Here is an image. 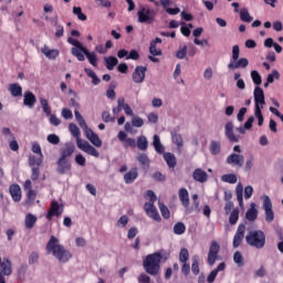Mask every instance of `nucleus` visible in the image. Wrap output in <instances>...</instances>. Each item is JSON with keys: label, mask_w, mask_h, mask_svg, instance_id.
<instances>
[{"label": "nucleus", "mask_w": 283, "mask_h": 283, "mask_svg": "<svg viewBox=\"0 0 283 283\" xmlns=\"http://www.w3.org/2000/svg\"><path fill=\"white\" fill-rule=\"evenodd\" d=\"M46 252L52 253L53 258H56V260L63 264L72 260V252L65 250V247L60 244L59 239L54 235H51L46 243Z\"/></svg>", "instance_id": "nucleus-1"}, {"label": "nucleus", "mask_w": 283, "mask_h": 283, "mask_svg": "<svg viewBox=\"0 0 283 283\" xmlns=\"http://www.w3.org/2000/svg\"><path fill=\"white\" fill-rule=\"evenodd\" d=\"M163 258L161 251L148 254L143 261L144 271L153 277L158 276L160 274V263L163 262Z\"/></svg>", "instance_id": "nucleus-2"}, {"label": "nucleus", "mask_w": 283, "mask_h": 283, "mask_svg": "<svg viewBox=\"0 0 283 283\" xmlns=\"http://www.w3.org/2000/svg\"><path fill=\"white\" fill-rule=\"evenodd\" d=\"M245 242L253 249H264L266 247V234L262 230H251L245 235Z\"/></svg>", "instance_id": "nucleus-3"}, {"label": "nucleus", "mask_w": 283, "mask_h": 283, "mask_svg": "<svg viewBox=\"0 0 283 283\" xmlns=\"http://www.w3.org/2000/svg\"><path fill=\"white\" fill-rule=\"evenodd\" d=\"M139 23H154L156 21V11L150 10L148 6H142L137 12Z\"/></svg>", "instance_id": "nucleus-4"}, {"label": "nucleus", "mask_w": 283, "mask_h": 283, "mask_svg": "<svg viewBox=\"0 0 283 283\" xmlns=\"http://www.w3.org/2000/svg\"><path fill=\"white\" fill-rule=\"evenodd\" d=\"M64 209L65 206H63V203H59L56 200L51 201L50 209L46 213V220L52 222V218H61V216H63Z\"/></svg>", "instance_id": "nucleus-5"}, {"label": "nucleus", "mask_w": 283, "mask_h": 283, "mask_svg": "<svg viewBox=\"0 0 283 283\" xmlns=\"http://www.w3.org/2000/svg\"><path fill=\"white\" fill-rule=\"evenodd\" d=\"M67 43L71 45H74V48L71 49V54L77 59V61H85V55L81 53V51L85 48L78 40H75L73 38H67Z\"/></svg>", "instance_id": "nucleus-6"}, {"label": "nucleus", "mask_w": 283, "mask_h": 283, "mask_svg": "<svg viewBox=\"0 0 283 283\" xmlns=\"http://www.w3.org/2000/svg\"><path fill=\"white\" fill-rule=\"evenodd\" d=\"M12 275V261L6 258L0 262V283H6V277Z\"/></svg>", "instance_id": "nucleus-7"}, {"label": "nucleus", "mask_w": 283, "mask_h": 283, "mask_svg": "<svg viewBox=\"0 0 283 283\" xmlns=\"http://www.w3.org/2000/svg\"><path fill=\"white\" fill-rule=\"evenodd\" d=\"M263 209L265 211V221L273 222L275 220V212H273V203L268 195L263 196Z\"/></svg>", "instance_id": "nucleus-8"}, {"label": "nucleus", "mask_w": 283, "mask_h": 283, "mask_svg": "<svg viewBox=\"0 0 283 283\" xmlns=\"http://www.w3.org/2000/svg\"><path fill=\"white\" fill-rule=\"evenodd\" d=\"M56 166V172L60 174V176H65V174H70V171H72V160L70 159L59 157Z\"/></svg>", "instance_id": "nucleus-9"}, {"label": "nucleus", "mask_w": 283, "mask_h": 283, "mask_svg": "<svg viewBox=\"0 0 283 283\" xmlns=\"http://www.w3.org/2000/svg\"><path fill=\"white\" fill-rule=\"evenodd\" d=\"M218 253H220V243H218V241H212L208 252L209 266H213L216 264V260H218Z\"/></svg>", "instance_id": "nucleus-10"}, {"label": "nucleus", "mask_w": 283, "mask_h": 283, "mask_svg": "<svg viewBox=\"0 0 283 283\" xmlns=\"http://www.w3.org/2000/svg\"><path fill=\"white\" fill-rule=\"evenodd\" d=\"M77 147L85 154H88V156H94V158H99L101 156V153H98V150H96L87 140H80Z\"/></svg>", "instance_id": "nucleus-11"}, {"label": "nucleus", "mask_w": 283, "mask_h": 283, "mask_svg": "<svg viewBox=\"0 0 283 283\" xmlns=\"http://www.w3.org/2000/svg\"><path fill=\"white\" fill-rule=\"evenodd\" d=\"M245 231H247V226L244 223H240L233 237V243H232L233 249H238V247L242 244V241L244 240Z\"/></svg>", "instance_id": "nucleus-12"}, {"label": "nucleus", "mask_w": 283, "mask_h": 283, "mask_svg": "<svg viewBox=\"0 0 283 283\" xmlns=\"http://www.w3.org/2000/svg\"><path fill=\"white\" fill-rule=\"evenodd\" d=\"M146 73H147V66H143V65L136 66L133 73V82L137 84L144 83Z\"/></svg>", "instance_id": "nucleus-13"}, {"label": "nucleus", "mask_w": 283, "mask_h": 283, "mask_svg": "<svg viewBox=\"0 0 283 283\" xmlns=\"http://www.w3.org/2000/svg\"><path fill=\"white\" fill-rule=\"evenodd\" d=\"M144 209L148 218H151L156 222H160V220H163V218H160V213H158V209L154 203H145Z\"/></svg>", "instance_id": "nucleus-14"}, {"label": "nucleus", "mask_w": 283, "mask_h": 283, "mask_svg": "<svg viewBox=\"0 0 283 283\" xmlns=\"http://www.w3.org/2000/svg\"><path fill=\"white\" fill-rule=\"evenodd\" d=\"M227 165H233L234 167H243L244 156L232 153L226 159Z\"/></svg>", "instance_id": "nucleus-15"}, {"label": "nucleus", "mask_w": 283, "mask_h": 283, "mask_svg": "<svg viewBox=\"0 0 283 283\" xmlns=\"http://www.w3.org/2000/svg\"><path fill=\"white\" fill-rule=\"evenodd\" d=\"M253 96H254L255 106L264 107V105H266V99L264 98V90H262V87L255 86Z\"/></svg>", "instance_id": "nucleus-16"}, {"label": "nucleus", "mask_w": 283, "mask_h": 283, "mask_svg": "<svg viewBox=\"0 0 283 283\" xmlns=\"http://www.w3.org/2000/svg\"><path fill=\"white\" fill-rule=\"evenodd\" d=\"M226 137L230 143H240V136L233 133V122H228L224 127Z\"/></svg>", "instance_id": "nucleus-17"}, {"label": "nucleus", "mask_w": 283, "mask_h": 283, "mask_svg": "<svg viewBox=\"0 0 283 283\" xmlns=\"http://www.w3.org/2000/svg\"><path fill=\"white\" fill-rule=\"evenodd\" d=\"M23 105L24 107H29V109H34V105H36V95L30 91L24 92Z\"/></svg>", "instance_id": "nucleus-18"}, {"label": "nucleus", "mask_w": 283, "mask_h": 283, "mask_svg": "<svg viewBox=\"0 0 283 283\" xmlns=\"http://www.w3.org/2000/svg\"><path fill=\"white\" fill-rule=\"evenodd\" d=\"M74 149H76V147L72 142L66 143L64 145V148H61L60 158H64V159L72 158V155L74 154Z\"/></svg>", "instance_id": "nucleus-19"}, {"label": "nucleus", "mask_w": 283, "mask_h": 283, "mask_svg": "<svg viewBox=\"0 0 283 283\" xmlns=\"http://www.w3.org/2000/svg\"><path fill=\"white\" fill-rule=\"evenodd\" d=\"M9 193L13 200V202H21V186L17 185V184H12L9 187Z\"/></svg>", "instance_id": "nucleus-20"}, {"label": "nucleus", "mask_w": 283, "mask_h": 283, "mask_svg": "<svg viewBox=\"0 0 283 283\" xmlns=\"http://www.w3.org/2000/svg\"><path fill=\"white\" fill-rule=\"evenodd\" d=\"M192 178L196 182L205 184L209 180V175L202 168H196L192 172Z\"/></svg>", "instance_id": "nucleus-21"}, {"label": "nucleus", "mask_w": 283, "mask_h": 283, "mask_svg": "<svg viewBox=\"0 0 283 283\" xmlns=\"http://www.w3.org/2000/svg\"><path fill=\"white\" fill-rule=\"evenodd\" d=\"M245 70V67H249V60L247 57L238 59L235 62H230L228 64V69L230 70Z\"/></svg>", "instance_id": "nucleus-22"}, {"label": "nucleus", "mask_w": 283, "mask_h": 283, "mask_svg": "<svg viewBox=\"0 0 283 283\" xmlns=\"http://www.w3.org/2000/svg\"><path fill=\"white\" fill-rule=\"evenodd\" d=\"M81 53L83 56H86L87 61L91 63V65H93V67H98V57H96L95 52H90L87 48H84Z\"/></svg>", "instance_id": "nucleus-23"}, {"label": "nucleus", "mask_w": 283, "mask_h": 283, "mask_svg": "<svg viewBox=\"0 0 283 283\" xmlns=\"http://www.w3.org/2000/svg\"><path fill=\"white\" fill-rule=\"evenodd\" d=\"M86 138L94 145V147H103V140H101V137L94 130L88 129L87 134L85 135Z\"/></svg>", "instance_id": "nucleus-24"}, {"label": "nucleus", "mask_w": 283, "mask_h": 283, "mask_svg": "<svg viewBox=\"0 0 283 283\" xmlns=\"http://www.w3.org/2000/svg\"><path fill=\"white\" fill-rule=\"evenodd\" d=\"M138 178V168L134 167L128 172L124 175V181L126 185H133Z\"/></svg>", "instance_id": "nucleus-25"}, {"label": "nucleus", "mask_w": 283, "mask_h": 283, "mask_svg": "<svg viewBox=\"0 0 283 283\" xmlns=\"http://www.w3.org/2000/svg\"><path fill=\"white\" fill-rule=\"evenodd\" d=\"M179 200L182 207H185V209H189L190 200H189V191L187 190V188L179 189Z\"/></svg>", "instance_id": "nucleus-26"}, {"label": "nucleus", "mask_w": 283, "mask_h": 283, "mask_svg": "<svg viewBox=\"0 0 283 283\" xmlns=\"http://www.w3.org/2000/svg\"><path fill=\"white\" fill-rule=\"evenodd\" d=\"M136 147L139 149V151H147L149 148V140H147L145 135L137 137Z\"/></svg>", "instance_id": "nucleus-27"}, {"label": "nucleus", "mask_w": 283, "mask_h": 283, "mask_svg": "<svg viewBox=\"0 0 283 283\" xmlns=\"http://www.w3.org/2000/svg\"><path fill=\"white\" fill-rule=\"evenodd\" d=\"M164 160L170 169H174L176 167V165H178L176 155H174L171 153H164Z\"/></svg>", "instance_id": "nucleus-28"}, {"label": "nucleus", "mask_w": 283, "mask_h": 283, "mask_svg": "<svg viewBox=\"0 0 283 283\" xmlns=\"http://www.w3.org/2000/svg\"><path fill=\"white\" fill-rule=\"evenodd\" d=\"M9 92H10L11 96H13L14 98H17L19 96H23V87H21L19 85V83L10 84Z\"/></svg>", "instance_id": "nucleus-29"}, {"label": "nucleus", "mask_w": 283, "mask_h": 283, "mask_svg": "<svg viewBox=\"0 0 283 283\" xmlns=\"http://www.w3.org/2000/svg\"><path fill=\"white\" fill-rule=\"evenodd\" d=\"M69 130L71 133V135L76 138V145L78 147V143L80 140H84V139H81V128H78V126H76V124L74 123H71L69 125Z\"/></svg>", "instance_id": "nucleus-30"}, {"label": "nucleus", "mask_w": 283, "mask_h": 283, "mask_svg": "<svg viewBox=\"0 0 283 283\" xmlns=\"http://www.w3.org/2000/svg\"><path fill=\"white\" fill-rule=\"evenodd\" d=\"M245 218L249 222H255V220H258V209H255V203H251L250 209L245 213Z\"/></svg>", "instance_id": "nucleus-31"}, {"label": "nucleus", "mask_w": 283, "mask_h": 283, "mask_svg": "<svg viewBox=\"0 0 283 283\" xmlns=\"http://www.w3.org/2000/svg\"><path fill=\"white\" fill-rule=\"evenodd\" d=\"M104 63L106 65V69H108L111 72L118 65V57L111 55L107 57H104Z\"/></svg>", "instance_id": "nucleus-32"}, {"label": "nucleus", "mask_w": 283, "mask_h": 283, "mask_svg": "<svg viewBox=\"0 0 283 283\" xmlns=\"http://www.w3.org/2000/svg\"><path fill=\"white\" fill-rule=\"evenodd\" d=\"M153 146L155 148V151H157V154H165V146H163V143H160V136L154 135Z\"/></svg>", "instance_id": "nucleus-33"}, {"label": "nucleus", "mask_w": 283, "mask_h": 283, "mask_svg": "<svg viewBox=\"0 0 283 283\" xmlns=\"http://www.w3.org/2000/svg\"><path fill=\"white\" fill-rule=\"evenodd\" d=\"M192 264H191V272L193 275H199L200 274V256L195 254L192 255Z\"/></svg>", "instance_id": "nucleus-34"}, {"label": "nucleus", "mask_w": 283, "mask_h": 283, "mask_svg": "<svg viewBox=\"0 0 283 283\" xmlns=\"http://www.w3.org/2000/svg\"><path fill=\"white\" fill-rule=\"evenodd\" d=\"M210 154L212 156H218V154H220L221 149H222V145L220 144V142L217 140H212L210 143Z\"/></svg>", "instance_id": "nucleus-35"}, {"label": "nucleus", "mask_w": 283, "mask_h": 283, "mask_svg": "<svg viewBox=\"0 0 283 283\" xmlns=\"http://www.w3.org/2000/svg\"><path fill=\"white\" fill-rule=\"evenodd\" d=\"M240 19L244 23H251V21H253V17H251V13H249V9L247 8L240 10Z\"/></svg>", "instance_id": "nucleus-36"}, {"label": "nucleus", "mask_w": 283, "mask_h": 283, "mask_svg": "<svg viewBox=\"0 0 283 283\" xmlns=\"http://www.w3.org/2000/svg\"><path fill=\"white\" fill-rule=\"evenodd\" d=\"M24 222L27 229H34V226L36 224V216L32 213L27 214Z\"/></svg>", "instance_id": "nucleus-37"}, {"label": "nucleus", "mask_w": 283, "mask_h": 283, "mask_svg": "<svg viewBox=\"0 0 283 283\" xmlns=\"http://www.w3.org/2000/svg\"><path fill=\"white\" fill-rule=\"evenodd\" d=\"M238 220H240V209L233 208L232 213L229 217V223L234 226L238 224Z\"/></svg>", "instance_id": "nucleus-38"}, {"label": "nucleus", "mask_w": 283, "mask_h": 283, "mask_svg": "<svg viewBox=\"0 0 283 283\" xmlns=\"http://www.w3.org/2000/svg\"><path fill=\"white\" fill-rule=\"evenodd\" d=\"M222 182H228L229 185H235L238 182V176L234 174H226L221 177Z\"/></svg>", "instance_id": "nucleus-39"}, {"label": "nucleus", "mask_w": 283, "mask_h": 283, "mask_svg": "<svg viewBox=\"0 0 283 283\" xmlns=\"http://www.w3.org/2000/svg\"><path fill=\"white\" fill-rule=\"evenodd\" d=\"M137 160L139 161L142 167H149V156H147V154L142 153L137 155Z\"/></svg>", "instance_id": "nucleus-40"}, {"label": "nucleus", "mask_w": 283, "mask_h": 283, "mask_svg": "<svg viewBox=\"0 0 283 283\" xmlns=\"http://www.w3.org/2000/svg\"><path fill=\"white\" fill-rule=\"evenodd\" d=\"M185 231H187V227L185 226V223L179 221L174 226V234L175 235H182V233H185Z\"/></svg>", "instance_id": "nucleus-41"}, {"label": "nucleus", "mask_w": 283, "mask_h": 283, "mask_svg": "<svg viewBox=\"0 0 283 283\" xmlns=\"http://www.w3.org/2000/svg\"><path fill=\"white\" fill-rule=\"evenodd\" d=\"M43 164V157L30 156L29 157V165L30 167H41Z\"/></svg>", "instance_id": "nucleus-42"}, {"label": "nucleus", "mask_w": 283, "mask_h": 283, "mask_svg": "<svg viewBox=\"0 0 283 283\" xmlns=\"http://www.w3.org/2000/svg\"><path fill=\"white\" fill-rule=\"evenodd\" d=\"M40 104L44 114H46V116H52V108H50V104L48 103V99L41 97Z\"/></svg>", "instance_id": "nucleus-43"}, {"label": "nucleus", "mask_w": 283, "mask_h": 283, "mask_svg": "<svg viewBox=\"0 0 283 283\" xmlns=\"http://www.w3.org/2000/svg\"><path fill=\"white\" fill-rule=\"evenodd\" d=\"M159 211L165 220H169L171 218V212L169 211V208L165 206V203L159 202Z\"/></svg>", "instance_id": "nucleus-44"}, {"label": "nucleus", "mask_w": 283, "mask_h": 283, "mask_svg": "<svg viewBox=\"0 0 283 283\" xmlns=\"http://www.w3.org/2000/svg\"><path fill=\"white\" fill-rule=\"evenodd\" d=\"M17 273H18V280L23 282V280H25V273H28V264L25 263L21 264Z\"/></svg>", "instance_id": "nucleus-45"}, {"label": "nucleus", "mask_w": 283, "mask_h": 283, "mask_svg": "<svg viewBox=\"0 0 283 283\" xmlns=\"http://www.w3.org/2000/svg\"><path fill=\"white\" fill-rule=\"evenodd\" d=\"M73 14H75L80 21H87V15L83 13V9H81V7H73Z\"/></svg>", "instance_id": "nucleus-46"}, {"label": "nucleus", "mask_w": 283, "mask_h": 283, "mask_svg": "<svg viewBox=\"0 0 283 283\" xmlns=\"http://www.w3.org/2000/svg\"><path fill=\"white\" fill-rule=\"evenodd\" d=\"M172 143L177 145V147H182L185 145V142L182 140V135L178 133H171Z\"/></svg>", "instance_id": "nucleus-47"}, {"label": "nucleus", "mask_w": 283, "mask_h": 283, "mask_svg": "<svg viewBox=\"0 0 283 283\" xmlns=\"http://www.w3.org/2000/svg\"><path fill=\"white\" fill-rule=\"evenodd\" d=\"M233 261L238 266H244V258L242 256V252L237 251L233 254Z\"/></svg>", "instance_id": "nucleus-48"}, {"label": "nucleus", "mask_w": 283, "mask_h": 283, "mask_svg": "<svg viewBox=\"0 0 283 283\" xmlns=\"http://www.w3.org/2000/svg\"><path fill=\"white\" fill-rule=\"evenodd\" d=\"M149 53L151 56H163V50L156 48V42H150Z\"/></svg>", "instance_id": "nucleus-49"}, {"label": "nucleus", "mask_w": 283, "mask_h": 283, "mask_svg": "<svg viewBox=\"0 0 283 283\" xmlns=\"http://www.w3.org/2000/svg\"><path fill=\"white\" fill-rule=\"evenodd\" d=\"M36 200V191L33 189L28 190L25 205L30 206Z\"/></svg>", "instance_id": "nucleus-50"}, {"label": "nucleus", "mask_w": 283, "mask_h": 283, "mask_svg": "<svg viewBox=\"0 0 283 283\" xmlns=\"http://www.w3.org/2000/svg\"><path fill=\"white\" fill-rule=\"evenodd\" d=\"M251 78L254 85H262V75L258 71H251Z\"/></svg>", "instance_id": "nucleus-51"}, {"label": "nucleus", "mask_w": 283, "mask_h": 283, "mask_svg": "<svg viewBox=\"0 0 283 283\" xmlns=\"http://www.w3.org/2000/svg\"><path fill=\"white\" fill-rule=\"evenodd\" d=\"M189 261V250L187 248H182L179 252V262H188Z\"/></svg>", "instance_id": "nucleus-52"}, {"label": "nucleus", "mask_w": 283, "mask_h": 283, "mask_svg": "<svg viewBox=\"0 0 283 283\" xmlns=\"http://www.w3.org/2000/svg\"><path fill=\"white\" fill-rule=\"evenodd\" d=\"M240 59V46L238 44L232 46V56L230 63H233Z\"/></svg>", "instance_id": "nucleus-53"}, {"label": "nucleus", "mask_w": 283, "mask_h": 283, "mask_svg": "<svg viewBox=\"0 0 283 283\" xmlns=\"http://www.w3.org/2000/svg\"><path fill=\"white\" fill-rule=\"evenodd\" d=\"M54 27L56 28V31H55L56 39H61V36H63V34L65 33L63 25L59 24V21H55Z\"/></svg>", "instance_id": "nucleus-54"}, {"label": "nucleus", "mask_w": 283, "mask_h": 283, "mask_svg": "<svg viewBox=\"0 0 283 283\" xmlns=\"http://www.w3.org/2000/svg\"><path fill=\"white\" fill-rule=\"evenodd\" d=\"M275 78H280V72L277 70L272 71L271 74L268 75L266 82L268 83H275Z\"/></svg>", "instance_id": "nucleus-55"}, {"label": "nucleus", "mask_w": 283, "mask_h": 283, "mask_svg": "<svg viewBox=\"0 0 283 283\" xmlns=\"http://www.w3.org/2000/svg\"><path fill=\"white\" fill-rule=\"evenodd\" d=\"M46 140L51 144V145H59V143H61V138H59V135L56 134H51L46 137Z\"/></svg>", "instance_id": "nucleus-56"}, {"label": "nucleus", "mask_w": 283, "mask_h": 283, "mask_svg": "<svg viewBox=\"0 0 283 283\" xmlns=\"http://www.w3.org/2000/svg\"><path fill=\"white\" fill-rule=\"evenodd\" d=\"M102 119L104 123H114L116 120V118L112 117V114L107 111L102 113Z\"/></svg>", "instance_id": "nucleus-57"}, {"label": "nucleus", "mask_w": 283, "mask_h": 283, "mask_svg": "<svg viewBox=\"0 0 283 283\" xmlns=\"http://www.w3.org/2000/svg\"><path fill=\"white\" fill-rule=\"evenodd\" d=\"M129 59L132 61H138V59H140V54L138 53V51L136 50H130L128 56L126 57V61H129Z\"/></svg>", "instance_id": "nucleus-58"}, {"label": "nucleus", "mask_w": 283, "mask_h": 283, "mask_svg": "<svg viewBox=\"0 0 283 283\" xmlns=\"http://www.w3.org/2000/svg\"><path fill=\"white\" fill-rule=\"evenodd\" d=\"M36 262H39V252L33 251L29 255V264H36Z\"/></svg>", "instance_id": "nucleus-59"}, {"label": "nucleus", "mask_w": 283, "mask_h": 283, "mask_svg": "<svg viewBox=\"0 0 283 283\" xmlns=\"http://www.w3.org/2000/svg\"><path fill=\"white\" fill-rule=\"evenodd\" d=\"M132 125L133 127H143L145 125V120L140 117H133Z\"/></svg>", "instance_id": "nucleus-60"}, {"label": "nucleus", "mask_w": 283, "mask_h": 283, "mask_svg": "<svg viewBox=\"0 0 283 283\" xmlns=\"http://www.w3.org/2000/svg\"><path fill=\"white\" fill-rule=\"evenodd\" d=\"M87 160L85 159V157L82 154H78L75 156V163L76 165H80V167H85V163Z\"/></svg>", "instance_id": "nucleus-61"}, {"label": "nucleus", "mask_w": 283, "mask_h": 283, "mask_svg": "<svg viewBox=\"0 0 283 283\" xmlns=\"http://www.w3.org/2000/svg\"><path fill=\"white\" fill-rule=\"evenodd\" d=\"M62 116L65 118V120H71V118H74V114H72L70 108H62Z\"/></svg>", "instance_id": "nucleus-62"}, {"label": "nucleus", "mask_w": 283, "mask_h": 283, "mask_svg": "<svg viewBox=\"0 0 283 283\" xmlns=\"http://www.w3.org/2000/svg\"><path fill=\"white\" fill-rule=\"evenodd\" d=\"M176 56L177 59H185V56H187V45H184L181 49H179L176 52Z\"/></svg>", "instance_id": "nucleus-63"}, {"label": "nucleus", "mask_w": 283, "mask_h": 283, "mask_svg": "<svg viewBox=\"0 0 283 283\" xmlns=\"http://www.w3.org/2000/svg\"><path fill=\"white\" fill-rule=\"evenodd\" d=\"M138 282L139 283H150L151 282V277L149 275H147L146 273H142L138 276Z\"/></svg>", "instance_id": "nucleus-64"}]
</instances>
